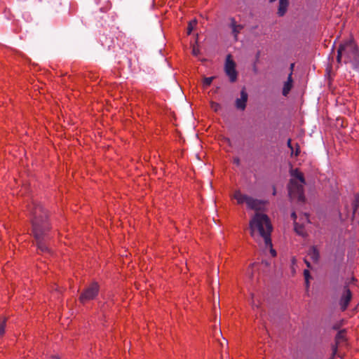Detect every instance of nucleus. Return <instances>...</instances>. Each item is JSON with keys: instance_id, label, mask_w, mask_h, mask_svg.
<instances>
[{"instance_id": "obj_1", "label": "nucleus", "mask_w": 359, "mask_h": 359, "mask_svg": "<svg viewBox=\"0 0 359 359\" xmlns=\"http://www.w3.org/2000/svg\"><path fill=\"white\" fill-rule=\"evenodd\" d=\"M32 215V230L36 241L38 250L41 252H50V250L46 244L48 238L47 233L50 229L46 212L39 204L33 203L30 207Z\"/></svg>"}, {"instance_id": "obj_2", "label": "nucleus", "mask_w": 359, "mask_h": 359, "mask_svg": "<svg viewBox=\"0 0 359 359\" xmlns=\"http://www.w3.org/2000/svg\"><path fill=\"white\" fill-rule=\"evenodd\" d=\"M249 228L250 236L255 241H257L260 238H262L265 244L271 245L272 226L266 215L255 213L250 221Z\"/></svg>"}, {"instance_id": "obj_3", "label": "nucleus", "mask_w": 359, "mask_h": 359, "mask_svg": "<svg viewBox=\"0 0 359 359\" xmlns=\"http://www.w3.org/2000/svg\"><path fill=\"white\" fill-rule=\"evenodd\" d=\"M337 62L351 64L353 68H359V50L355 42L349 39L341 43L337 49Z\"/></svg>"}, {"instance_id": "obj_4", "label": "nucleus", "mask_w": 359, "mask_h": 359, "mask_svg": "<svg viewBox=\"0 0 359 359\" xmlns=\"http://www.w3.org/2000/svg\"><path fill=\"white\" fill-rule=\"evenodd\" d=\"M291 179L288 184L289 196L292 200L304 202V186L306 184L304 174L298 169L290 170Z\"/></svg>"}, {"instance_id": "obj_5", "label": "nucleus", "mask_w": 359, "mask_h": 359, "mask_svg": "<svg viewBox=\"0 0 359 359\" xmlns=\"http://www.w3.org/2000/svg\"><path fill=\"white\" fill-rule=\"evenodd\" d=\"M100 287L97 283H92L81 294L79 301L82 304H86L90 300L93 299L98 294Z\"/></svg>"}, {"instance_id": "obj_6", "label": "nucleus", "mask_w": 359, "mask_h": 359, "mask_svg": "<svg viewBox=\"0 0 359 359\" xmlns=\"http://www.w3.org/2000/svg\"><path fill=\"white\" fill-rule=\"evenodd\" d=\"M236 65V62L233 60L231 55L229 54L226 57L224 72L231 83L236 82L238 78Z\"/></svg>"}, {"instance_id": "obj_7", "label": "nucleus", "mask_w": 359, "mask_h": 359, "mask_svg": "<svg viewBox=\"0 0 359 359\" xmlns=\"http://www.w3.org/2000/svg\"><path fill=\"white\" fill-rule=\"evenodd\" d=\"M352 299V293L347 285L343 287L342 292L341 294L339 304L342 311L347 309L348 304Z\"/></svg>"}, {"instance_id": "obj_8", "label": "nucleus", "mask_w": 359, "mask_h": 359, "mask_svg": "<svg viewBox=\"0 0 359 359\" xmlns=\"http://www.w3.org/2000/svg\"><path fill=\"white\" fill-rule=\"evenodd\" d=\"M248 100V94L245 88L241 91V97L237 98L235 101V107L237 109L244 111L246 108L247 102Z\"/></svg>"}, {"instance_id": "obj_9", "label": "nucleus", "mask_w": 359, "mask_h": 359, "mask_svg": "<svg viewBox=\"0 0 359 359\" xmlns=\"http://www.w3.org/2000/svg\"><path fill=\"white\" fill-rule=\"evenodd\" d=\"M246 205L248 208L257 211L262 209V202L248 196Z\"/></svg>"}, {"instance_id": "obj_10", "label": "nucleus", "mask_w": 359, "mask_h": 359, "mask_svg": "<svg viewBox=\"0 0 359 359\" xmlns=\"http://www.w3.org/2000/svg\"><path fill=\"white\" fill-rule=\"evenodd\" d=\"M230 27L231 28L232 34H233L235 40L238 39V34L243 29V25L237 24L234 18L231 19Z\"/></svg>"}, {"instance_id": "obj_11", "label": "nucleus", "mask_w": 359, "mask_h": 359, "mask_svg": "<svg viewBox=\"0 0 359 359\" xmlns=\"http://www.w3.org/2000/svg\"><path fill=\"white\" fill-rule=\"evenodd\" d=\"M232 197L236 200L238 204L241 205L244 203H246L248 196L243 194L240 190H236Z\"/></svg>"}, {"instance_id": "obj_12", "label": "nucleus", "mask_w": 359, "mask_h": 359, "mask_svg": "<svg viewBox=\"0 0 359 359\" xmlns=\"http://www.w3.org/2000/svg\"><path fill=\"white\" fill-rule=\"evenodd\" d=\"M288 6V0H279V6L277 13L280 17L283 16L286 13Z\"/></svg>"}, {"instance_id": "obj_13", "label": "nucleus", "mask_w": 359, "mask_h": 359, "mask_svg": "<svg viewBox=\"0 0 359 359\" xmlns=\"http://www.w3.org/2000/svg\"><path fill=\"white\" fill-rule=\"evenodd\" d=\"M292 73L290 72L288 76L287 81H285L284 83V86L283 88V95L284 96H287L292 88L293 81H292Z\"/></svg>"}, {"instance_id": "obj_14", "label": "nucleus", "mask_w": 359, "mask_h": 359, "mask_svg": "<svg viewBox=\"0 0 359 359\" xmlns=\"http://www.w3.org/2000/svg\"><path fill=\"white\" fill-rule=\"evenodd\" d=\"M308 255L310 256L313 262L317 263L318 262L320 258V253L316 246H312L309 249Z\"/></svg>"}, {"instance_id": "obj_15", "label": "nucleus", "mask_w": 359, "mask_h": 359, "mask_svg": "<svg viewBox=\"0 0 359 359\" xmlns=\"http://www.w3.org/2000/svg\"><path fill=\"white\" fill-rule=\"evenodd\" d=\"M346 332L345 330H341L338 332L335 337L336 346H339L346 341Z\"/></svg>"}, {"instance_id": "obj_16", "label": "nucleus", "mask_w": 359, "mask_h": 359, "mask_svg": "<svg viewBox=\"0 0 359 359\" xmlns=\"http://www.w3.org/2000/svg\"><path fill=\"white\" fill-rule=\"evenodd\" d=\"M294 230L299 235H304V226L297 222H294Z\"/></svg>"}, {"instance_id": "obj_17", "label": "nucleus", "mask_w": 359, "mask_h": 359, "mask_svg": "<svg viewBox=\"0 0 359 359\" xmlns=\"http://www.w3.org/2000/svg\"><path fill=\"white\" fill-rule=\"evenodd\" d=\"M214 79H215V76L205 77L203 79V86L205 88L210 86L211 85L212 81L214 80Z\"/></svg>"}, {"instance_id": "obj_18", "label": "nucleus", "mask_w": 359, "mask_h": 359, "mask_svg": "<svg viewBox=\"0 0 359 359\" xmlns=\"http://www.w3.org/2000/svg\"><path fill=\"white\" fill-rule=\"evenodd\" d=\"M210 108L215 111L218 112L221 109L222 106L220 104L215 102H210Z\"/></svg>"}, {"instance_id": "obj_19", "label": "nucleus", "mask_w": 359, "mask_h": 359, "mask_svg": "<svg viewBox=\"0 0 359 359\" xmlns=\"http://www.w3.org/2000/svg\"><path fill=\"white\" fill-rule=\"evenodd\" d=\"M197 25V21L196 20H194L191 22H189L187 27V34H190L192 32V30L194 29V27Z\"/></svg>"}, {"instance_id": "obj_20", "label": "nucleus", "mask_w": 359, "mask_h": 359, "mask_svg": "<svg viewBox=\"0 0 359 359\" xmlns=\"http://www.w3.org/2000/svg\"><path fill=\"white\" fill-rule=\"evenodd\" d=\"M304 276L305 282H306V287L307 288H309V278H311V276H310L309 271L308 269H305L304 271Z\"/></svg>"}, {"instance_id": "obj_21", "label": "nucleus", "mask_w": 359, "mask_h": 359, "mask_svg": "<svg viewBox=\"0 0 359 359\" xmlns=\"http://www.w3.org/2000/svg\"><path fill=\"white\" fill-rule=\"evenodd\" d=\"M265 245H266V248H269L270 249V252H271L272 257H276V252L275 250H273L272 248V243L271 242V245H269H269L265 244Z\"/></svg>"}, {"instance_id": "obj_22", "label": "nucleus", "mask_w": 359, "mask_h": 359, "mask_svg": "<svg viewBox=\"0 0 359 359\" xmlns=\"http://www.w3.org/2000/svg\"><path fill=\"white\" fill-rule=\"evenodd\" d=\"M287 144V147L290 149V150H291V155L292 156L293 153H294V147H293V146L292 144L291 139H288Z\"/></svg>"}, {"instance_id": "obj_23", "label": "nucleus", "mask_w": 359, "mask_h": 359, "mask_svg": "<svg viewBox=\"0 0 359 359\" xmlns=\"http://www.w3.org/2000/svg\"><path fill=\"white\" fill-rule=\"evenodd\" d=\"M299 154H300V147H299L298 144H296V145H295V150H294L293 154L295 156H298L299 155Z\"/></svg>"}, {"instance_id": "obj_24", "label": "nucleus", "mask_w": 359, "mask_h": 359, "mask_svg": "<svg viewBox=\"0 0 359 359\" xmlns=\"http://www.w3.org/2000/svg\"><path fill=\"white\" fill-rule=\"evenodd\" d=\"M192 53L194 55H198L199 54V50L198 48H196L195 46L193 47Z\"/></svg>"}, {"instance_id": "obj_25", "label": "nucleus", "mask_w": 359, "mask_h": 359, "mask_svg": "<svg viewBox=\"0 0 359 359\" xmlns=\"http://www.w3.org/2000/svg\"><path fill=\"white\" fill-rule=\"evenodd\" d=\"M292 218L294 219V223L296 222L297 215L296 213L294 212L291 215Z\"/></svg>"}, {"instance_id": "obj_26", "label": "nucleus", "mask_w": 359, "mask_h": 359, "mask_svg": "<svg viewBox=\"0 0 359 359\" xmlns=\"http://www.w3.org/2000/svg\"><path fill=\"white\" fill-rule=\"evenodd\" d=\"M304 262H305V264H306V265L307 266L308 268H311V267L310 262H308L307 259H304Z\"/></svg>"}, {"instance_id": "obj_27", "label": "nucleus", "mask_w": 359, "mask_h": 359, "mask_svg": "<svg viewBox=\"0 0 359 359\" xmlns=\"http://www.w3.org/2000/svg\"><path fill=\"white\" fill-rule=\"evenodd\" d=\"M296 262H297V260H296L295 257H292V264L293 265H294L296 264Z\"/></svg>"}, {"instance_id": "obj_28", "label": "nucleus", "mask_w": 359, "mask_h": 359, "mask_svg": "<svg viewBox=\"0 0 359 359\" xmlns=\"http://www.w3.org/2000/svg\"><path fill=\"white\" fill-rule=\"evenodd\" d=\"M304 217L305 219L309 222V217H308V215H305Z\"/></svg>"}, {"instance_id": "obj_29", "label": "nucleus", "mask_w": 359, "mask_h": 359, "mask_svg": "<svg viewBox=\"0 0 359 359\" xmlns=\"http://www.w3.org/2000/svg\"><path fill=\"white\" fill-rule=\"evenodd\" d=\"M336 352H337V346L334 348V350H333V354H336Z\"/></svg>"}, {"instance_id": "obj_30", "label": "nucleus", "mask_w": 359, "mask_h": 359, "mask_svg": "<svg viewBox=\"0 0 359 359\" xmlns=\"http://www.w3.org/2000/svg\"><path fill=\"white\" fill-rule=\"evenodd\" d=\"M235 161V163H236V164H238V163H239V159H238V158L235 159V161Z\"/></svg>"}, {"instance_id": "obj_31", "label": "nucleus", "mask_w": 359, "mask_h": 359, "mask_svg": "<svg viewBox=\"0 0 359 359\" xmlns=\"http://www.w3.org/2000/svg\"><path fill=\"white\" fill-rule=\"evenodd\" d=\"M293 67H294V64H292V65H291V67H290V68H291V72H292V69H293Z\"/></svg>"}, {"instance_id": "obj_32", "label": "nucleus", "mask_w": 359, "mask_h": 359, "mask_svg": "<svg viewBox=\"0 0 359 359\" xmlns=\"http://www.w3.org/2000/svg\"><path fill=\"white\" fill-rule=\"evenodd\" d=\"M273 195H275V194H276V189H273Z\"/></svg>"}, {"instance_id": "obj_33", "label": "nucleus", "mask_w": 359, "mask_h": 359, "mask_svg": "<svg viewBox=\"0 0 359 359\" xmlns=\"http://www.w3.org/2000/svg\"><path fill=\"white\" fill-rule=\"evenodd\" d=\"M269 1H270V2H273V1H275L276 0H269Z\"/></svg>"}]
</instances>
